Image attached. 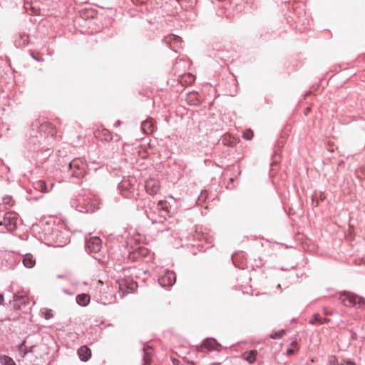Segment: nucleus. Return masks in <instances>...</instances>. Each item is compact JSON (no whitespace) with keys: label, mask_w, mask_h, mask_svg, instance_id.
Masks as SVG:
<instances>
[{"label":"nucleus","mask_w":365,"mask_h":365,"mask_svg":"<svg viewBox=\"0 0 365 365\" xmlns=\"http://www.w3.org/2000/svg\"><path fill=\"white\" fill-rule=\"evenodd\" d=\"M197 95V93H190L189 96H190V97H195Z\"/></svg>","instance_id":"473e14b6"},{"label":"nucleus","mask_w":365,"mask_h":365,"mask_svg":"<svg viewBox=\"0 0 365 365\" xmlns=\"http://www.w3.org/2000/svg\"><path fill=\"white\" fill-rule=\"evenodd\" d=\"M148 217L150 219V220L153 221V222H156V220L155 218L153 217L152 215L150 214V215H148Z\"/></svg>","instance_id":"c756f323"},{"label":"nucleus","mask_w":365,"mask_h":365,"mask_svg":"<svg viewBox=\"0 0 365 365\" xmlns=\"http://www.w3.org/2000/svg\"><path fill=\"white\" fill-rule=\"evenodd\" d=\"M78 354L81 361H87L91 356V351L87 346H83L78 350Z\"/></svg>","instance_id":"1a4fd4ad"},{"label":"nucleus","mask_w":365,"mask_h":365,"mask_svg":"<svg viewBox=\"0 0 365 365\" xmlns=\"http://www.w3.org/2000/svg\"><path fill=\"white\" fill-rule=\"evenodd\" d=\"M120 121H117L115 123V126H118V125H120Z\"/></svg>","instance_id":"f704fd0d"},{"label":"nucleus","mask_w":365,"mask_h":365,"mask_svg":"<svg viewBox=\"0 0 365 365\" xmlns=\"http://www.w3.org/2000/svg\"><path fill=\"white\" fill-rule=\"evenodd\" d=\"M21 298H22V296L20 295L19 294H15L14 295V301L17 302V301L20 300Z\"/></svg>","instance_id":"a878e982"},{"label":"nucleus","mask_w":365,"mask_h":365,"mask_svg":"<svg viewBox=\"0 0 365 365\" xmlns=\"http://www.w3.org/2000/svg\"><path fill=\"white\" fill-rule=\"evenodd\" d=\"M3 202L5 205H8L9 206H13L14 204V202L12 197L11 196H9V195L5 196L3 198Z\"/></svg>","instance_id":"aec40b11"},{"label":"nucleus","mask_w":365,"mask_h":365,"mask_svg":"<svg viewBox=\"0 0 365 365\" xmlns=\"http://www.w3.org/2000/svg\"><path fill=\"white\" fill-rule=\"evenodd\" d=\"M126 285V283L124 280L121 281L119 283V289L124 293L125 291L124 290V287Z\"/></svg>","instance_id":"393cba45"},{"label":"nucleus","mask_w":365,"mask_h":365,"mask_svg":"<svg viewBox=\"0 0 365 365\" xmlns=\"http://www.w3.org/2000/svg\"><path fill=\"white\" fill-rule=\"evenodd\" d=\"M118 189L121 195L126 198L135 197L136 187L130 180H123L118 185Z\"/></svg>","instance_id":"39448f33"},{"label":"nucleus","mask_w":365,"mask_h":365,"mask_svg":"<svg viewBox=\"0 0 365 365\" xmlns=\"http://www.w3.org/2000/svg\"><path fill=\"white\" fill-rule=\"evenodd\" d=\"M86 164L80 158L73 159L69 164L71 175L76 178H82L86 173Z\"/></svg>","instance_id":"20e7f679"},{"label":"nucleus","mask_w":365,"mask_h":365,"mask_svg":"<svg viewBox=\"0 0 365 365\" xmlns=\"http://www.w3.org/2000/svg\"><path fill=\"white\" fill-rule=\"evenodd\" d=\"M43 128H44V125H42L41 126V130H43Z\"/></svg>","instance_id":"4c0bfd02"},{"label":"nucleus","mask_w":365,"mask_h":365,"mask_svg":"<svg viewBox=\"0 0 365 365\" xmlns=\"http://www.w3.org/2000/svg\"><path fill=\"white\" fill-rule=\"evenodd\" d=\"M212 365H220V364H213Z\"/></svg>","instance_id":"ea45409f"},{"label":"nucleus","mask_w":365,"mask_h":365,"mask_svg":"<svg viewBox=\"0 0 365 365\" xmlns=\"http://www.w3.org/2000/svg\"><path fill=\"white\" fill-rule=\"evenodd\" d=\"M17 215L14 212H7L4 216L0 213V232L13 231L17 225Z\"/></svg>","instance_id":"f03ea898"},{"label":"nucleus","mask_w":365,"mask_h":365,"mask_svg":"<svg viewBox=\"0 0 365 365\" xmlns=\"http://www.w3.org/2000/svg\"><path fill=\"white\" fill-rule=\"evenodd\" d=\"M51 317V314L50 313H46V319H49Z\"/></svg>","instance_id":"2f4dec72"},{"label":"nucleus","mask_w":365,"mask_h":365,"mask_svg":"<svg viewBox=\"0 0 365 365\" xmlns=\"http://www.w3.org/2000/svg\"><path fill=\"white\" fill-rule=\"evenodd\" d=\"M185 77H187L189 78V82L191 83L194 81V76L190 73H188Z\"/></svg>","instance_id":"bb28decb"},{"label":"nucleus","mask_w":365,"mask_h":365,"mask_svg":"<svg viewBox=\"0 0 365 365\" xmlns=\"http://www.w3.org/2000/svg\"><path fill=\"white\" fill-rule=\"evenodd\" d=\"M35 188L40 189L43 192H48L50 190L46 183L42 180H39L36 183Z\"/></svg>","instance_id":"a211bd4d"},{"label":"nucleus","mask_w":365,"mask_h":365,"mask_svg":"<svg viewBox=\"0 0 365 365\" xmlns=\"http://www.w3.org/2000/svg\"><path fill=\"white\" fill-rule=\"evenodd\" d=\"M63 292L68 294H71L67 290H63Z\"/></svg>","instance_id":"c9c22d12"},{"label":"nucleus","mask_w":365,"mask_h":365,"mask_svg":"<svg viewBox=\"0 0 365 365\" xmlns=\"http://www.w3.org/2000/svg\"><path fill=\"white\" fill-rule=\"evenodd\" d=\"M153 355V350L150 347L144 348L143 365H150Z\"/></svg>","instance_id":"dca6fc26"},{"label":"nucleus","mask_w":365,"mask_h":365,"mask_svg":"<svg viewBox=\"0 0 365 365\" xmlns=\"http://www.w3.org/2000/svg\"><path fill=\"white\" fill-rule=\"evenodd\" d=\"M179 38L178 37H175V40H178Z\"/></svg>","instance_id":"58836bf2"},{"label":"nucleus","mask_w":365,"mask_h":365,"mask_svg":"<svg viewBox=\"0 0 365 365\" xmlns=\"http://www.w3.org/2000/svg\"><path fill=\"white\" fill-rule=\"evenodd\" d=\"M339 299L344 305L347 307L354 306L356 304H359V307H362L365 304V299L363 297H359L349 292H343L340 295Z\"/></svg>","instance_id":"7ed1b4c3"},{"label":"nucleus","mask_w":365,"mask_h":365,"mask_svg":"<svg viewBox=\"0 0 365 365\" xmlns=\"http://www.w3.org/2000/svg\"><path fill=\"white\" fill-rule=\"evenodd\" d=\"M176 280L175 272L172 271H166L165 274L158 279V283L161 287H172Z\"/></svg>","instance_id":"423d86ee"},{"label":"nucleus","mask_w":365,"mask_h":365,"mask_svg":"<svg viewBox=\"0 0 365 365\" xmlns=\"http://www.w3.org/2000/svg\"><path fill=\"white\" fill-rule=\"evenodd\" d=\"M101 246V240L98 237H91L86 242V247L90 252H98Z\"/></svg>","instance_id":"0eeeda50"},{"label":"nucleus","mask_w":365,"mask_h":365,"mask_svg":"<svg viewBox=\"0 0 365 365\" xmlns=\"http://www.w3.org/2000/svg\"><path fill=\"white\" fill-rule=\"evenodd\" d=\"M22 262L26 268H33L36 264V259L30 253H27L24 256Z\"/></svg>","instance_id":"f8f14e48"},{"label":"nucleus","mask_w":365,"mask_h":365,"mask_svg":"<svg viewBox=\"0 0 365 365\" xmlns=\"http://www.w3.org/2000/svg\"><path fill=\"white\" fill-rule=\"evenodd\" d=\"M327 365H339V364H338L337 359L334 356H331L329 357Z\"/></svg>","instance_id":"5701e85b"},{"label":"nucleus","mask_w":365,"mask_h":365,"mask_svg":"<svg viewBox=\"0 0 365 365\" xmlns=\"http://www.w3.org/2000/svg\"><path fill=\"white\" fill-rule=\"evenodd\" d=\"M284 331L283 329L279 330L278 331L274 332V334H272L270 335V337L272 339H279L284 335Z\"/></svg>","instance_id":"412c9836"},{"label":"nucleus","mask_w":365,"mask_h":365,"mask_svg":"<svg viewBox=\"0 0 365 365\" xmlns=\"http://www.w3.org/2000/svg\"><path fill=\"white\" fill-rule=\"evenodd\" d=\"M220 344L214 339H206L202 347L207 349L208 351L218 350Z\"/></svg>","instance_id":"9b49d317"},{"label":"nucleus","mask_w":365,"mask_h":365,"mask_svg":"<svg viewBox=\"0 0 365 365\" xmlns=\"http://www.w3.org/2000/svg\"><path fill=\"white\" fill-rule=\"evenodd\" d=\"M0 362L1 365H16L14 361L7 356H1L0 357Z\"/></svg>","instance_id":"f3484780"},{"label":"nucleus","mask_w":365,"mask_h":365,"mask_svg":"<svg viewBox=\"0 0 365 365\" xmlns=\"http://www.w3.org/2000/svg\"><path fill=\"white\" fill-rule=\"evenodd\" d=\"M3 302H4V296H3V294H0V305L2 304Z\"/></svg>","instance_id":"7c9ffc66"},{"label":"nucleus","mask_w":365,"mask_h":365,"mask_svg":"<svg viewBox=\"0 0 365 365\" xmlns=\"http://www.w3.org/2000/svg\"><path fill=\"white\" fill-rule=\"evenodd\" d=\"M71 206L76 210L81 212H94L98 208V201L97 198L91 195H79L76 199L72 200Z\"/></svg>","instance_id":"f257e3e1"},{"label":"nucleus","mask_w":365,"mask_h":365,"mask_svg":"<svg viewBox=\"0 0 365 365\" xmlns=\"http://www.w3.org/2000/svg\"><path fill=\"white\" fill-rule=\"evenodd\" d=\"M136 287V284H134V283H130L129 284V286L128 287V288L130 290H133L135 289V287Z\"/></svg>","instance_id":"c85d7f7f"},{"label":"nucleus","mask_w":365,"mask_h":365,"mask_svg":"<svg viewBox=\"0 0 365 365\" xmlns=\"http://www.w3.org/2000/svg\"><path fill=\"white\" fill-rule=\"evenodd\" d=\"M158 210L163 209V202L162 201H159L157 207Z\"/></svg>","instance_id":"cd10ccee"},{"label":"nucleus","mask_w":365,"mask_h":365,"mask_svg":"<svg viewBox=\"0 0 365 365\" xmlns=\"http://www.w3.org/2000/svg\"><path fill=\"white\" fill-rule=\"evenodd\" d=\"M141 128L145 133L150 134L154 131L155 125L152 120L148 119L142 123Z\"/></svg>","instance_id":"ddd939ff"},{"label":"nucleus","mask_w":365,"mask_h":365,"mask_svg":"<svg viewBox=\"0 0 365 365\" xmlns=\"http://www.w3.org/2000/svg\"><path fill=\"white\" fill-rule=\"evenodd\" d=\"M145 188L148 194L155 195L160 190V182L156 179L150 178L145 181Z\"/></svg>","instance_id":"6e6552de"},{"label":"nucleus","mask_w":365,"mask_h":365,"mask_svg":"<svg viewBox=\"0 0 365 365\" xmlns=\"http://www.w3.org/2000/svg\"><path fill=\"white\" fill-rule=\"evenodd\" d=\"M95 136L100 140L108 141L111 140V135L109 130L106 129L98 130L95 133Z\"/></svg>","instance_id":"9d476101"},{"label":"nucleus","mask_w":365,"mask_h":365,"mask_svg":"<svg viewBox=\"0 0 365 365\" xmlns=\"http://www.w3.org/2000/svg\"><path fill=\"white\" fill-rule=\"evenodd\" d=\"M339 365H356L354 362L351 361L344 360L339 364Z\"/></svg>","instance_id":"b1692460"},{"label":"nucleus","mask_w":365,"mask_h":365,"mask_svg":"<svg viewBox=\"0 0 365 365\" xmlns=\"http://www.w3.org/2000/svg\"><path fill=\"white\" fill-rule=\"evenodd\" d=\"M243 137L246 140H251L253 137V132L251 130H247L243 133Z\"/></svg>","instance_id":"4be33fe9"},{"label":"nucleus","mask_w":365,"mask_h":365,"mask_svg":"<svg viewBox=\"0 0 365 365\" xmlns=\"http://www.w3.org/2000/svg\"><path fill=\"white\" fill-rule=\"evenodd\" d=\"M287 353H288L289 354H292V353H293V350H292V349H288V350H287Z\"/></svg>","instance_id":"72a5a7b5"},{"label":"nucleus","mask_w":365,"mask_h":365,"mask_svg":"<svg viewBox=\"0 0 365 365\" xmlns=\"http://www.w3.org/2000/svg\"><path fill=\"white\" fill-rule=\"evenodd\" d=\"M295 344H296V342H294V341H292V345H293V346H294V345H295Z\"/></svg>","instance_id":"e433bc0d"},{"label":"nucleus","mask_w":365,"mask_h":365,"mask_svg":"<svg viewBox=\"0 0 365 365\" xmlns=\"http://www.w3.org/2000/svg\"><path fill=\"white\" fill-rule=\"evenodd\" d=\"M76 299L80 306L85 307L90 302V296L87 294H81L76 296Z\"/></svg>","instance_id":"2eb2a0df"},{"label":"nucleus","mask_w":365,"mask_h":365,"mask_svg":"<svg viewBox=\"0 0 365 365\" xmlns=\"http://www.w3.org/2000/svg\"><path fill=\"white\" fill-rule=\"evenodd\" d=\"M325 322H326L325 319L322 318L319 316V314H314L313 319L310 321V323L312 324H315L316 322H319L320 324H323Z\"/></svg>","instance_id":"6ab92c4d"},{"label":"nucleus","mask_w":365,"mask_h":365,"mask_svg":"<svg viewBox=\"0 0 365 365\" xmlns=\"http://www.w3.org/2000/svg\"><path fill=\"white\" fill-rule=\"evenodd\" d=\"M257 355V350H251L250 351L245 352L242 356V359L247 361L249 364H253L256 361Z\"/></svg>","instance_id":"4468645a"}]
</instances>
